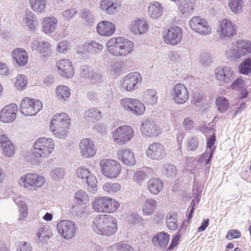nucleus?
<instances>
[{"instance_id":"1","label":"nucleus","mask_w":251,"mask_h":251,"mask_svg":"<svg viewBox=\"0 0 251 251\" xmlns=\"http://www.w3.org/2000/svg\"><path fill=\"white\" fill-rule=\"evenodd\" d=\"M117 221L113 216L107 214L97 215L92 220V228L98 234L110 236L117 230Z\"/></svg>"},{"instance_id":"2","label":"nucleus","mask_w":251,"mask_h":251,"mask_svg":"<svg viewBox=\"0 0 251 251\" xmlns=\"http://www.w3.org/2000/svg\"><path fill=\"white\" fill-rule=\"evenodd\" d=\"M106 47L109 53L113 55L116 57L124 56L132 51L134 44L127 39L118 37L109 40Z\"/></svg>"},{"instance_id":"3","label":"nucleus","mask_w":251,"mask_h":251,"mask_svg":"<svg viewBox=\"0 0 251 251\" xmlns=\"http://www.w3.org/2000/svg\"><path fill=\"white\" fill-rule=\"evenodd\" d=\"M70 120L68 115L65 113L54 115L50 123V130L56 137L64 138L68 132Z\"/></svg>"},{"instance_id":"4","label":"nucleus","mask_w":251,"mask_h":251,"mask_svg":"<svg viewBox=\"0 0 251 251\" xmlns=\"http://www.w3.org/2000/svg\"><path fill=\"white\" fill-rule=\"evenodd\" d=\"M54 143L51 138L41 137L34 144L31 154L35 158H46L53 151Z\"/></svg>"},{"instance_id":"5","label":"nucleus","mask_w":251,"mask_h":251,"mask_svg":"<svg viewBox=\"0 0 251 251\" xmlns=\"http://www.w3.org/2000/svg\"><path fill=\"white\" fill-rule=\"evenodd\" d=\"M164 42L171 46L179 44L183 38V30L178 26H174L169 28H164L161 33Z\"/></svg>"},{"instance_id":"6","label":"nucleus","mask_w":251,"mask_h":251,"mask_svg":"<svg viewBox=\"0 0 251 251\" xmlns=\"http://www.w3.org/2000/svg\"><path fill=\"white\" fill-rule=\"evenodd\" d=\"M42 107L40 100L25 98L21 100L19 111L26 116H32L40 111Z\"/></svg>"},{"instance_id":"7","label":"nucleus","mask_w":251,"mask_h":251,"mask_svg":"<svg viewBox=\"0 0 251 251\" xmlns=\"http://www.w3.org/2000/svg\"><path fill=\"white\" fill-rule=\"evenodd\" d=\"M45 182L44 177L29 173L21 177L19 179L18 183L20 186L28 190L33 191L35 189V187H41Z\"/></svg>"},{"instance_id":"8","label":"nucleus","mask_w":251,"mask_h":251,"mask_svg":"<svg viewBox=\"0 0 251 251\" xmlns=\"http://www.w3.org/2000/svg\"><path fill=\"white\" fill-rule=\"evenodd\" d=\"M101 172L105 176L114 178L121 173V167L118 161L111 159H102L100 162Z\"/></svg>"},{"instance_id":"9","label":"nucleus","mask_w":251,"mask_h":251,"mask_svg":"<svg viewBox=\"0 0 251 251\" xmlns=\"http://www.w3.org/2000/svg\"><path fill=\"white\" fill-rule=\"evenodd\" d=\"M122 107L131 114L140 116L145 110V107L139 100L129 98L122 99L120 101Z\"/></svg>"},{"instance_id":"10","label":"nucleus","mask_w":251,"mask_h":251,"mask_svg":"<svg viewBox=\"0 0 251 251\" xmlns=\"http://www.w3.org/2000/svg\"><path fill=\"white\" fill-rule=\"evenodd\" d=\"M77 176L86 181L88 190L93 193L97 191V180L88 169L85 167H80L76 171Z\"/></svg>"},{"instance_id":"11","label":"nucleus","mask_w":251,"mask_h":251,"mask_svg":"<svg viewBox=\"0 0 251 251\" xmlns=\"http://www.w3.org/2000/svg\"><path fill=\"white\" fill-rule=\"evenodd\" d=\"M215 79L221 84L230 83L235 77V72L230 67L222 65L214 70Z\"/></svg>"},{"instance_id":"12","label":"nucleus","mask_w":251,"mask_h":251,"mask_svg":"<svg viewBox=\"0 0 251 251\" xmlns=\"http://www.w3.org/2000/svg\"><path fill=\"white\" fill-rule=\"evenodd\" d=\"M134 135L133 130L128 126L118 127L113 134V138L115 142L122 145L130 141Z\"/></svg>"},{"instance_id":"13","label":"nucleus","mask_w":251,"mask_h":251,"mask_svg":"<svg viewBox=\"0 0 251 251\" xmlns=\"http://www.w3.org/2000/svg\"><path fill=\"white\" fill-rule=\"evenodd\" d=\"M57 229L64 239H70L75 236L77 227L72 221L61 220L57 224Z\"/></svg>"},{"instance_id":"14","label":"nucleus","mask_w":251,"mask_h":251,"mask_svg":"<svg viewBox=\"0 0 251 251\" xmlns=\"http://www.w3.org/2000/svg\"><path fill=\"white\" fill-rule=\"evenodd\" d=\"M189 25L193 31L200 35L206 36L211 32V28L209 26L207 21L199 17L195 16L192 18Z\"/></svg>"},{"instance_id":"15","label":"nucleus","mask_w":251,"mask_h":251,"mask_svg":"<svg viewBox=\"0 0 251 251\" xmlns=\"http://www.w3.org/2000/svg\"><path fill=\"white\" fill-rule=\"evenodd\" d=\"M103 49V46L94 40H88L83 46L77 47V53L82 55H96L100 53Z\"/></svg>"},{"instance_id":"16","label":"nucleus","mask_w":251,"mask_h":251,"mask_svg":"<svg viewBox=\"0 0 251 251\" xmlns=\"http://www.w3.org/2000/svg\"><path fill=\"white\" fill-rule=\"evenodd\" d=\"M237 26L230 20L224 19L219 22L217 30L221 38L230 37L236 33Z\"/></svg>"},{"instance_id":"17","label":"nucleus","mask_w":251,"mask_h":251,"mask_svg":"<svg viewBox=\"0 0 251 251\" xmlns=\"http://www.w3.org/2000/svg\"><path fill=\"white\" fill-rule=\"evenodd\" d=\"M172 95L175 103L177 104H184L188 100L189 98L188 90L181 83H178L174 86Z\"/></svg>"},{"instance_id":"18","label":"nucleus","mask_w":251,"mask_h":251,"mask_svg":"<svg viewBox=\"0 0 251 251\" xmlns=\"http://www.w3.org/2000/svg\"><path fill=\"white\" fill-rule=\"evenodd\" d=\"M142 81V77L137 72H132L127 75L124 78L121 84L122 87L127 91H130L137 88V84Z\"/></svg>"},{"instance_id":"19","label":"nucleus","mask_w":251,"mask_h":251,"mask_svg":"<svg viewBox=\"0 0 251 251\" xmlns=\"http://www.w3.org/2000/svg\"><path fill=\"white\" fill-rule=\"evenodd\" d=\"M58 74L62 77L71 78L74 75V70L71 61L67 59L58 60L56 64Z\"/></svg>"},{"instance_id":"20","label":"nucleus","mask_w":251,"mask_h":251,"mask_svg":"<svg viewBox=\"0 0 251 251\" xmlns=\"http://www.w3.org/2000/svg\"><path fill=\"white\" fill-rule=\"evenodd\" d=\"M17 110V105L13 103L4 106L0 113V120L5 123L13 122L16 119Z\"/></svg>"},{"instance_id":"21","label":"nucleus","mask_w":251,"mask_h":251,"mask_svg":"<svg viewBox=\"0 0 251 251\" xmlns=\"http://www.w3.org/2000/svg\"><path fill=\"white\" fill-rule=\"evenodd\" d=\"M79 149L81 155L86 158L93 156L96 152V148L93 141L88 138L81 140L79 143Z\"/></svg>"},{"instance_id":"22","label":"nucleus","mask_w":251,"mask_h":251,"mask_svg":"<svg viewBox=\"0 0 251 251\" xmlns=\"http://www.w3.org/2000/svg\"><path fill=\"white\" fill-rule=\"evenodd\" d=\"M115 29L114 24L105 21L100 22L97 26L98 33L101 36H110L114 33Z\"/></svg>"},{"instance_id":"23","label":"nucleus","mask_w":251,"mask_h":251,"mask_svg":"<svg viewBox=\"0 0 251 251\" xmlns=\"http://www.w3.org/2000/svg\"><path fill=\"white\" fill-rule=\"evenodd\" d=\"M119 6L118 0H101L100 2V9L109 15L118 12Z\"/></svg>"},{"instance_id":"24","label":"nucleus","mask_w":251,"mask_h":251,"mask_svg":"<svg viewBox=\"0 0 251 251\" xmlns=\"http://www.w3.org/2000/svg\"><path fill=\"white\" fill-rule=\"evenodd\" d=\"M117 155L119 159L126 165L131 166L135 163L133 153L130 149L122 148L118 151Z\"/></svg>"},{"instance_id":"25","label":"nucleus","mask_w":251,"mask_h":251,"mask_svg":"<svg viewBox=\"0 0 251 251\" xmlns=\"http://www.w3.org/2000/svg\"><path fill=\"white\" fill-rule=\"evenodd\" d=\"M129 29L134 35H139L147 32L148 26L144 20L138 19L133 20L130 23Z\"/></svg>"},{"instance_id":"26","label":"nucleus","mask_w":251,"mask_h":251,"mask_svg":"<svg viewBox=\"0 0 251 251\" xmlns=\"http://www.w3.org/2000/svg\"><path fill=\"white\" fill-rule=\"evenodd\" d=\"M143 134L146 136L152 137L157 136V125L152 121H144L140 128Z\"/></svg>"},{"instance_id":"27","label":"nucleus","mask_w":251,"mask_h":251,"mask_svg":"<svg viewBox=\"0 0 251 251\" xmlns=\"http://www.w3.org/2000/svg\"><path fill=\"white\" fill-rule=\"evenodd\" d=\"M0 146L6 156L11 157L13 155L15 147L11 141L4 134L0 135Z\"/></svg>"},{"instance_id":"28","label":"nucleus","mask_w":251,"mask_h":251,"mask_svg":"<svg viewBox=\"0 0 251 251\" xmlns=\"http://www.w3.org/2000/svg\"><path fill=\"white\" fill-rule=\"evenodd\" d=\"M12 55L14 61L19 66H24L27 64L28 56L24 49H16L12 51Z\"/></svg>"},{"instance_id":"29","label":"nucleus","mask_w":251,"mask_h":251,"mask_svg":"<svg viewBox=\"0 0 251 251\" xmlns=\"http://www.w3.org/2000/svg\"><path fill=\"white\" fill-rule=\"evenodd\" d=\"M57 20L52 17H46L42 20V25L43 31L45 33H51L57 26Z\"/></svg>"},{"instance_id":"30","label":"nucleus","mask_w":251,"mask_h":251,"mask_svg":"<svg viewBox=\"0 0 251 251\" xmlns=\"http://www.w3.org/2000/svg\"><path fill=\"white\" fill-rule=\"evenodd\" d=\"M240 57L251 53V42L240 40L235 43Z\"/></svg>"},{"instance_id":"31","label":"nucleus","mask_w":251,"mask_h":251,"mask_svg":"<svg viewBox=\"0 0 251 251\" xmlns=\"http://www.w3.org/2000/svg\"><path fill=\"white\" fill-rule=\"evenodd\" d=\"M84 117L89 122H96L101 118L102 114L98 108H93L86 110L84 113Z\"/></svg>"},{"instance_id":"32","label":"nucleus","mask_w":251,"mask_h":251,"mask_svg":"<svg viewBox=\"0 0 251 251\" xmlns=\"http://www.w3.org/2000/svg\"><path fill=\"white\" fill-rule=\"evenodd\" d=\"M57 99L61 101L67 100L71 95L70 89L65 85L58 86L55 90Z\"/></svg>"},{"instance_id":"33","label":"nucleus","mask_w":251,"mask_h":251,"mask_svg":"<svg viewBox=\"0 0 251 251\" xmlns=\"http://www.w3.org/2000/svg\"><path fill=\"white\" fill-rule=\"evenodd\" d=\"M108 197L97 198L93 202V209L97 212H106Z\"/></svg>"},{"instance_id":"34","label":"nucleus","mask_w":251,"mask_h":251,"mask_svg":"<svg viewBox=\"0 0 251 251\" xmlns=\"http://www.w3.org/2000/svg\"><path fill=\"white\" fill-rule=\"evenodd\" d=\"M157 91L155 89H148L144 92L143 99L148 104L153 105L157 102Z\"/></svg>"},{"instance_id":"35","label":"nucleus","mask_w":251,"mask_h":251,"mask_svg":"<svg viewBox=\"0 0 251 251\" xmlns=\"http://www.w3.org/2000/svg\"><path fill=\"white\" fill-rule=\"evenodd\" d=\"M48 0H29L31 8L36 13H41L45 9Z\"/></svg>"},{"instance_id":"36","label":"nucleus","mask_w":251,"mask_h":251,"mask_svg":"<svg viewBox=\"0 0 251 251\" xmlns=\"http://www.w3.org/2000/svg\"><path fill=\"white\" fill-rule=\"evenodd\" d=\"M166 222L168 228L175 230L178 228L177 215L175 212H170L166 216Z\"/></svg>"},{"instance_id":"37","label":"nucleus","mask_w":251,"mask_h":251,"mask_svg":"<svg viewBox=\"0 0 251 251\" xmlns=\"http://www.w3.org/2000/svg\"><path fill=\"white\" fill-rule=\"evenodd\" d=\"M179 8L183 14H189L194 9L195 0H179Z\"/></svg>"},{"instance_id":"38","label":"nucleus","mask_w":251,"mask_h":251,"mask_svg":"<svg viewBox=\"0 0 251 251\" xmlns=\"http://www.w3.org/2000/svg\"><path fill=\"white\" fill-rule=\"evenodd\" d=\"M163 175L168 177L174 178L176 177L177 174V169L176 167L170 164H165L163 165L161 170Z\"/></svg>"},{"instance_id":"39","label":"nucleus","mask_w":251,"mask_h":251,"mask_svg":"<svg viewBox=\"0 0 251 251\" xmlns=\"http://www.w3.org/2000/svg\"><path fill=\"white\" fill-rule=\"evenodd\" d=\"M24 20L30 30L33 31L35 29L38 22L34 14L32 12H26L24 17Z\"/></svg>"},{"instance_id":"40","label":"nucleus","mask_w":251,"mask_h":251,"mask_svg":"<svg viewBox=\"0 0 251 251\" xmlns=\"http://www.w3.org/2000/svg\"><path fill=\"white\" fill-rule=\"evenodd\" d=\"M228 5L233 13L239 14L243 11L244 3L242 0H229Z\"/></svg>"},{"instance_id":"41","label":"nucleus","mask_w":251,"mask_h":251,"mask_svg":"<svg viewBox=\"0 0 251 251\" xmlns=\"http://www.w3.org/2000/svg\"><path fill=\"white\" fill-rule=\"evenodd\" d=\"M225 57L230 61H234L240 58L235 44H233L226 50Z\"/></svg>"},{"instance_id":"42","label":"nucleus","mask_w":251,"mask_h":251,"mask_svg":"<svg viewBox=\"0 0 251 251\" xmlns=\"http://www.w3.org/2000/svg\"><path fill=\"white\" fill-rule=\"evenodd\" d=\"M156 201L152 199H147L143 205V211L145 215H150L156 208Z\"/></svg>"},{"instance_id":"43","label":"nucleus","mask_w":251,"mask_h":251,"mask_svg":"<svg viewBox=\"0 0 251 251\" xmlns=\"http://www.w3.org/2000/svg\"><path fill=\"white\" fill-rule=\"evenodd\" d=\"M65 175V169L61 167L53 168L50 172V177L55 181L61 180L63 178Z\"/></svg>"},{"instance_id":"44","label":"nucleus","mask_w":251,"mask_h":251,"mask_svg":"<svg viewBox=\"0 0 251 251\" xmlns=\"http://www.w3.org/2000/svg\"><path fill=\"white\" fill-rule=\"evenodd\" d=\"M216 103L218 111L221 113H225L227 111L229 107V102L228 100L224 97L217 98L216 100Z\"/></svg>"},{"instance_id":"45","label":"nucleus","mask_w":251,"mask_h":251,"mask_svg":"<svg viewBox=\"0 0 251 251\" xmlns=\"http://www.w3.org/2000/svg\"><path fill=\"white\" fill-rule=\"evenodd\" d=\"M170 235L164 231L158 233V245L161 248H165L170 242Z\"/></svg>"},{"instance_id":"46","label":"nucleus","mask_w":251,"mask_h":251,"mask_svg":"<svg viewBox=\"0 0 251 251\" xmlns=\"http://www.w3.org/2000/svg\"><path fill=\"white\" fill-rule=\"evenodd\" d=\"M121 189V185L118 183L107 182L103 185V189L108 194L114 193Z\"/></svg>"},{"instance_id":"47","label":"nucleus","mask_w":251,"mask_h":251,"mask_svg":"<svg viewBox=\"0 0 251 251\" xmlns=\"http://www.w3.org/2000/svg\"><path fill=\"white\" fill-rule=\"evenodd\" d=\"M27 84V78L25 75H17L15 83V86L17 89L25 90L26 88Z\"/></svg>"},{"instance_id":"48","label":"nucleus","mask_w":251,"mask_h":251,"mask_svg":"<svg viewBox=\"0 0 251 251\" xmlns=\"http://www.w3.org/2000/svg\"><path fill=\"white\" fill-rule=\"evenodd\" d=\"M239 72L243 75H248L251 71V58H247L243 61L239 67Z\"/></svg>"},{"instance_id":"49","label":"nucleus","mask_w":251,"mask_h":251,"mask_svg":"<svg viewBox=\"0 0 251 251\" xmlns=\"http://www.w3.org/2000/svg\"><path fill=\"white\" fill-rule=\"evenodd\" d=\"M75 199L76 203L82 205L87 202L88 196L85 192L80 190L75 193Z\"/></svg>"},{"instance_id":"50","label":"nucleus","mask_w":251,"mask_h":251,"mask_svg":"<svg viewBox=\"0 0 251 251\" xmlns=\"http://www.w3.org/2000/svg\"><path fill=\"white\" fill-rule=\"evenodd\" d=\"M50 45L49 42L44 41L41 43L38 51L42 54L45 58L50 55Z\"/></svg>"},{"instance_id":"51","label":"nucleus","mask_w":251,"mask_h":251,"mask_svg":"<svg viewBox=\"0 0 251 251\" xmlns=\"http://www.w3.org/2000/svg\"><path fill=\"white\" fill-rule=\"evenodd\" d=\"M106 212L112 213L117 210L120 206L118 202L112 198H108Z\"/></svg>"},{"instance_id":"52","label":"nucleus","mask_w":251,"mask_h":251,"mask_svg":"<svg viewBox=\"0 0 251 251\" xmlns=\"http://www.w3.org/2000/svg\"><path fill=\"white\" fill-rule=\"evenodd\" d=\"M81 18L88 25H92L95 22V19L91 11L88 9H85L80 13Z\"/></svg>"},{"instance_id":"53","label":"nucleus","mask_w":251,"mask_h":251,"mask_svg":"<svg viewBox=\"0 0 251 251\" xmlns=\"http://www.w3.org/2000/svg\"><path fill=\"white\" fill-rule=\"evenodd\" d=\"M146 174L143 171H138L136 172L133 177L134 182L139 185H141L144 180L146 179Z\"/></svg>"},{"instance_id":"54","label":"nucleus","mask_w":251,"mask_h":251,"mask_svg":"<svg viewBox=\"0 0 251 251\" xmlns=\"http://www.w3.org/2000/svg\"><path fill=\"white\" fill-rule=\"evenodd\" d=\"M146 154L148 157L152 159L155 160L157 158V143H153L149 146L146 151Z\"/></svg>"},{"instance_id":"55","label":"nucleus","mask_w":251,"mask_h":251,"mask_svg":"<svg viewBox=\"0 0 251 251\" xmlns=\"http://www.w3.org/2000/svg\"><path fill=\"white\" fill-rule=\"evenodd\" d=\"M79 71L81 76L85 78L89 79L91 76H92V74L93 70L91 67L88 65L82 66Z\"/></svg>"},{"instance_id":"56","label":"nucleus","mask_w":251,"mask_h":251,"mask_svg":"<svg viewBox=\"0 0 251 251\" xmlns=\"http://www.w3.org/2000/svg\"><path fill=\"white\" fill-rule=\"evenodd\" d=\"M19 211L20 212V217L18 219V221L20 223H22L25 221V219L26 217L28 214L27 206L25 203H22L20 207H19Z\"/></svg>"},{"instance_id":"57","label":"nucleus","mask_w":251,"mask_h":251,"mask_svg":"<svg viewBox=\"0 0 251 251\" xmlns=\"http://www.w3.org/2000/svg\"><path fill=\"white\" fill-rule=\"evenodd\" d=\"M148 14L153 20L157 19V2L150 3L148 6Z\"/></svg>"},{"instance_id":"58","label":"nucleus","mask_w":251,"mask_h":251,"mask_svg":"<svg viewBox=\"0 0 251 251\" xmlns=\"http://www.w3.org/2000/svg\"><path fill=\"white\" fill-rule=\"evenodd\" d=\"M168 58L172 63H180L181 60L179 53L174 50L168 53Z\"/></svg>"},{"instance_id":"59","label":"nucleus","mask_w":251,"mask_h":251,"mask_svg":"<svg viewBox=\"0 0 251 251\" xmlns=\"http://www.w3.org/2000/svg\"><path fill=\"white\" fill-rule=\"evenodd\" d=\"M201 62L204 66H208L212 62V56L207 53H204L201 55Z\"/></svg>"},{"instance_id":"60","label":"nucleus","mask_w":251,"mask_h":251,"mask_svg":"<svg viewBox=\"0 0 251 251\" xmlns=\"http://www.w3.org/2000/svg\"><path fill=\"white\" fill-rule=\"evenodd\" d=\"M92 75V76H91L89 79H90L93 83H98L102 81V75L101 73L99 71L94 72L93 71Z\"/></svg>"},{"instance_id":"61","label":"nucleus","mask_w":251,"mask_h":251,"mask_svg":"<svg viewBox=\"0 0 251 251\" xmlns=\"http://www.w3.org/2000/svg\"><path fill=\"white\" fill-rule=\"evenodd\" d=\"M77 13V10L75 8H70L62 12V16L66 20L69 21Z\"/></svg>"},{"instance_id":"62","label":"nucleus","mask_w":251,"mask_h":251,"mask_svg":"<svg viewBox=\"0 0 251 251\" xmlns=\"http://www.w3.org/2000/svg\"><path fill=\"white\" fill-rule=\"evenodd\" d=\"M213 154V150H206L201 156V161L204 162L206 165L210 161Z\"/></svg>"},{"instance_id":"63","label":"nucleus","mask_w":251,"mask_h":251,"mask_svg":"<svg viewBox=\"0 0 251 251\" xmlns=\"http://www.w3.org/2000/svg\"><path fill=\"white\" fill-rule=\"evenodd\" d=\"M148 189L153 194H157V179L153 178L148 181Z\"/></svg>"},{"instance_id":"64","label":"nucleus","mask_w":251,"mask_h":251,"mask_svg":"<svg viewBox=\"0 0 251 251\" xmlns=\"http://www.w3.org/2000/svg\"><path fill=\"white\" fill-rule=\"evenodd\" d=\"M32 247L30 243L25 241L19 243L17 251H32Z\"/></svg>"}]
</instances>
